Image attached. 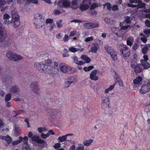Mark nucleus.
Instances as JSON below:
<instances>
[{
    "label": "nucleus",
    "mask_w": 150,
    "mask_h": 150,
    "mask_svg": "<svg viewBox=\"0 0 150 150\" xmlns=\"http://www.w3.org/2000/svg\"><path fill=\"white\" fill-rule=\"evenodd\" d=\"M34 66L40 72H44L48 74H57L59 71L58 69L50 65L40 64L37 62L35 64Z\"/></svg>",
    "instance_id": "nucleus-1"
},
{
    "label": "nucleus",
    "mask_w": 150,
    "mask_h": 150,
    "mask_svg": "<svg viewBox=\"0 0 150 150\" xmlns=\"http://www.w3.org/2000/svg\"><path fill=\"white\" fill-rule=\"evenodd\" d=\"M34 21V23L37 28H40L44 25V18L40 13H37L35 14Z\"/></svg>",
    "instance_id": "nucleus-2"
},
{
    "label": "nucleus",
    "mask_w": 150,
    "mask_h": 150,
    "mask_svg": "<svg viewBox=\"0 0 150 150\" xmlns=\"http://www.w3.org/2000/svg\"><path fill=\"white\" fill-rule=\"evenodd\" d=\"M117 47L124 58L128 57L130 55V52L129 50L126 45L123 44H120L118 45Z\"/></svg>",
    "instance_id": "nucleus-3"
},
{
    "label": "nucleus",
    "mask_w": 150,
    "mask_h": 150,
    "mask_svg": "<svg viewBox=\"0 0 150 150\" xmlns=\"http://www.w3.org/2000/svg\"><path fill=\"white\" fill-rule=\"evenodd\" d=\"M11 22L13 23L14 26L17 27L20 24L18 16L16 13V10L14 8H11Z\"/></svg>",
    "instance_id": "nucleus-4"
},
{
    "label": "nucleus",
    "mask_w": 150,
    "mask_h": 150,
    "mask_svg": "<svg viewBox=\"0 0 150 150\" xmlns=\"http://www.w3.org/2000/svg\"><path fill=\"white\" fill-rule=\"evenodd\" d=\"M59 67L60 70L63 73L71 74L74 72L72 68L65 63H60L59 65Z\"/></svg>",
    "instance_id": "nucleus-5"
},
{
    "label": "nucleus",
    "mask_w": 150,
    "mask_h": 150,
    "mask_svg": "<svg viewBox=\"0 0 150 150\" xmlns=\"http://www.w3.org/2000/svg\"><path fill=\"white\" fill-rule=\"evenodd\" d=\"M105 49L106 52L110 54L113 60L115 61L117 60V53L113 48L110 46H107L105 47Z\"/></svg>",
    "instance_id": "nucleus-6"
},
{
    "label": "nucleus",
    "mask_w": 150,
    "mask_h": 150,
    "mask_svg": "<svg viewBox=\"0 0 150 150\" xmlns=\"http://www.w3.org/2000/svg\"><path fill=\"white\" fill-rule=\"evenodd\" d=\"M101 107L103 109L108 107L110 104L109 98L108 96H103L101 97Z\"/></svg>",
    "instance_id": "nucleus-7"
},
{
    "label": "nucleus",
    "mask_w": 150,
    "mask_h": 150,
    "mask_svg": "<svg viewBox=\"0 0 150 150\" xmlns=\"http://www.w3.org/2000/svg\"><path fill=\"white\" fill-rule=\"evenodd\" d=\"M70 0H61L58 1L57 5L58 6L65 8H67L70 7Z\"/></svg>",
    "instance_id": "nucleus-8"
},
{
    "label": "nucleus",
    "mask_w": 150,
    "mask_h": 150,
    "mask_svg": "<svg viewBox=\"0 0 150 150\" xmlns=\"http://www.w3.org/2000/svg\"><path fill=\"white\" fill-rule=\"evenodd\" d=\"M49 116L52 119H57L60 117L61 114L58 110L53 109L51 111L49 114Z\"/></svg>",
    "instance_id": "nucleus-9"
},
{
    "label": "nucleus",
    "mask_w": 150,
    "mask_h": 150,
    "mask_svg": "<svg viewBox=\"0 0 150 150\" xmlns=\"http://www.w3.org/2000/svg\"><path fill=\"white\" fill-rule=\"evenodd\" d=\"M6 32L4 28H3L0 23V43L3 42L6 38Z\"/></svg>",
    "instance_id": "nucleus-10"
},
{
    "label": "nucleus",
    "mask_w": 150,
    "mask_h": 150,
    "mask_svg": "<svg viewBox=\"0 0 150 150\" xmlns=\"http://www.w3.org/2000/svg\"><path fill=\"white\" fill-rule=\"evenodd\" d=\"M99 24L98 23H86L83 25V26L88 29L97 28Z\"/></svg>",
    "instance_id": "nucleus-11"
},
{
    "label": "nucleus",
    "mask_w": 150,
    "mask_h": 150,
    "mask_svg": "<svg viewBox=\"0 0 150 150\" xmlns=\"http://www.w3.org/2000/svg\"><path fill=\"white\" fill-rule=\"evenodd\" d=\"M139 66L140 65L137 64L136 62L133 63L132 62L131 64V67L134 69V71L137 73H140L142 71V69L140 68Z\"/></svg>",
    "instance_id": "nucleus-12"
},
{
    "label": "nucleus",
    "mask_w": 150,
    "mask_h": 150,
    "mask_svg": "<svg viewBox=\"0 0 150 150\" xmlns=\"http://www.w3.org/2000/svg\"><path fill=\"white\" fill-rule=\"evenodd\" d=\"M97 73V71L96 70H94L92 71L90 74V79L92 80L95 81H97L99 78L96 75Z\"/></svg>",
    "instance_id": "nucleus-13"
},
{
    "label": "nucleus",
    "mask_w": 150,
    "mask_h": 150,
    "mask_svg": "<svg viewBox=\"0 0 150 150\" xmlns=\"http://www.w3.org/2000/svg\"><path fill=\"white\" fill-rule=\"evenodd\" d=\"M150 89L149 86L148 84L143 85L142 86L140 89V92L142 93H145Z\"/></svg>",
    "instance_id": "nucleus-14"
},
{
    "label": "nucleus",
    "mask_w": 150,
    "mask_h": 150,
    "mask_svg": "<svg viewBox=\"0 0 150 150\" xmlns=\"http://www.w3.org/2000/svg\"><path fill=\"white\" fill-rule=\"evenodd\" d=\"M138 1L139 3V4L138 5H135L132 4H127V6L128 7L134 8L137 7L138 8H142L145 6L146 4L145 3H142L141 4V1L140 0H139Z\"/></svg>",
    "instance_id": "nucleus-15"
},
{
    "label": "nucleus",
    "mask_w": 150,
    "mask_h": 150,
    "mask_svg": "<svg viewBox=\"0 0 150 150\" xmlns=\"http://www.w3.org/2000/svg\"><path fill=\"white\" fill-rule=\"evenodd\" d=\"M20 91L19 87L16 85L12 86L10 89L9 92L13 94L18 93Z\"/></svg>",
    "instance_id": "nucleus-16"
},
{
    "label": "nucleus",
    "mask_w": 150,
    "mask_h": 150,
    "mask_svg": "<svg viewBox=\"0 0 150 150\" xmlns=\"http://www.w3.org/2000/svg\"><path fill=\"white\" fill-rule=\"evenodd\" d=\"M55 134V133L52 130H49L48 132L46 134L43 133H41V137L43 139H46L49 137L50 135Z\"/></svg>",
    "instance_id": "nucleus-17"
},
{
    "label": "nucleus",
    "mask_w": 150,
    "mask_h": 150,
    "mask_svg": "<svg viewBox=\"0 0 150 150\" xmlns=\"http://www.w3.org/2000/svg\"><path fill=\"white\" fill-rule=\"evenodd\" d=\"M0 139L6 141L8 144H10L12 141L11 138L8 135H7L6 136L0 135Z\"/></svg>",
    "instance_id": "nucleus-18"
},
{
    "label": "nucleus",
    "mask_w": 150,
    "mask_h": 150,
    "mask_svg": "<svg viewBox=\"0 0 150 150\" xmlns=\"http://www.w3.org/2000/svg\"><path fill=\"white\" fill-rule=\"evenodd\" d=\"M99 45L97 43L94 44L91 48V50L92 53H96L97 50L99 48Z\"/></svg>",
    "instance_id": "nucleus-19"
},
{
    "label": "nucleus",
    "mask_w": 150,
    "mask_h": 150,
    "mask_svg": "<svg viewBox=\"0 0 150 150\" xmlns=\"http://www.w3.org/2000/svg\"><path fill=\"white\" fill-rule=\"evenodd\" d=\"M140 62L144 69H148L150 67V64L147 61L141 60Z\"/></svg>",
    "instance_id": "nucleus-20"
},
{
    "label": "nucleus",
    "mask_w": 150,
    "mask_h": 150,
    "mask_svg": "<svg viewBox=\"0 0 150 150\" xmlns=\"http://www.w3.org/2000/svg\"><path fill=\"white\" fill-rule=\"evenodd\" d=\"M30 87L33 88V91L35 93H37L39 89V86L35 82L32 83L30 85Z\"/></svg>",
    "instance_id": "nucleus-21"
},
{
    "label": "nucleus",
    "mask_w": 150,
    "mask_h": 150,
    "mask_svg": "<svg viewBox=\"0 0 150 150\" xmlns=\"http://www.w3.org/2000/svg\"><path fill=\"white\" fill-rule=\"evenodd\" d=\"M133 37L131 36L128 37L127 40V45L131 47L133 45L134 42Z\"/></svg>",
    "instance_id": "nucleus-22"
},
{
    "label": "nucleus",
    "mask_w": 150,
    "mask_h": 150,
    "mask_svg": "<svg viewBox=\"0 0 150 150\" xmlns=\"http://www.w3.org/2000/svg\"><path fill=\"white\" fill-rule=\"evenodd\" d=\"M31 139L33 141L36 142L38 143H41L43 141L42 139H40L39 137L37 135H34L33 136Z\"/></svg>",
    "instance_id": "nucleus-23"
},
{
    "label": "nucleus",
    "mask_w": 150,
    "mask_h": 150,
    "mask_svg": "<svg viewBox=\"0 0 150 150\" xmlns=\"http://www.w3.org/2000/svg\"><path fill=\"white\" fill-rule=\"evenodd\" d=\"M93 142V140L92 139L85 140L83 142V144L85 146H89L91 145Z\"/></svg>",
    "instance_id": "nucleus-24"
},
{
    "label": "nucleus",
    "mask_w": 150,
    "mask_h": 150,
    "mask_svg": "<svg viewBox=\"0 0 150 150\" xmlns=\"http://www.w3.org/2000/svg\"><path fill=\"white\" fill-rule=\"evenodd\" d=\"M23 59V57L20 55L14 54L13 55V57L12 59V60L14 61H18Z\"/></svg>",
    "instance_id": "nucleus-25"
},
{
    "label": "nucleus",
    "mask_w": 150,
    "mask_h": 150,
    "mask_svg": "<svg viewBox=\"0 0 150 150\" xmlns=\"http://www.w3.org/2000/svg\"><path fill=\"white\" fill-rule=\"evenodd\" d=\"M142 78L139 76L133 80V83L135 85L139 84L142 81Z\"/></svg>",
    "instance_id": "nucleus-26"
},
{
    "label": "nucleus",
    "mask_w": 150,
    "mask_h": 150,
    "mask_svg": "<svg viewBox=\"0 0 150 150\" xmlns=\"http://www.w3.org/2000/svg\"><path fill=\"white\" fill-rule=\"evenodd\" d=\"M115 85V83H114L112 85H110L109 88L105 90L104 91L105 93L107 94L110 91L114 89Z\"/></svg>",
    "instance_id": "nucleus-27"
},
{
    "label": "nucleus",
    "mask_w": 150,
    "mask_h": 150,
    "mask_svg": "<svg viewBox=\"0 0 150 150\" xmlns=\"http://www.w3.org/2000/svg\"><path fill=\"white\" fill-rule=\"evenodd\" d=\"M14 53H13L10 51H8L6 53V56L7 58L10 60H12Z\"/></svg>",
    "instance_id": "nucleus-28"
},
{
    "label": "nucleus",
    "mask_w": 150,
    "mask_h": 150,
    "mask_svg": "<svg viewBox=\"0 0 150 150\" xmlns=\"http://www.w3.org/2000/svg\"><path fill=\"white\" fill-rule=\"evenodd\" d=\"M74 62L79 65H82L84 64V63L81 61H78V58L77 57L74 56L73 58Z\"/></svg>",
    "instance_id": "nucleus-29"
},
{
    "label": "nucleus",
    "mask_w": 150,
    "mask_h": 150,
    "mask_svg": "<svg viewBox=\"0 0 150 150\" xmlns=\"http://www.w3.org/2000/svg\"><path fill=\"white\" fill-rule=\"evenodd\" d=\"M81 59L84 60L86 63H89L91 61L90 59L87 56L85 55L81 56Z\"/></svg>",
    "instance_id": "nucleus-30"
},
{
    "label": "nucleus",
    "mask_w": 150,
    "mask_h": 150,
    "mask_svg": "<svg viewBox=\"0 0 150 150\" xmlns=\"http://www.w3.org/2000/svg\"><path fill=\"white\" fill-rule=\"evenodd\" d=\"M22 141V137H19V140H16L13 141L12 143V144L13 145H17L21 143Z\"/></svg>",
    "instance_id": "nucleus-31"
},
{
    "label": "nucleus",
    "mask_w": 150,
    "mask_h": 150,
    "mask_svg": "<svg viewBox=\"0 0 150 150\" xmlns=\"http://www.w3.org/2000/svg\"><path fill=\"white\" fill-rule=\"evenodd\" d=\"M100 6V3L97 4L96 3H93L91 5L90 9L91 10H93L95 8Z\"/></svg>",
    "instance_id": "nucleus-32"
},
{
    "label": "nucleus",
    "mask_w": 150,
    "mask_h": 150,
    "mask_svg": "<svg viewBox=\"0 0 150 150\" xmlns=\"http://www.w3.org/2000/svg\"><path fill=\"white\" fill-rule=\"evenodd\" d=\"M67 138L65 135L59 137L57 139L58 141L60 142H62L66 140Z\"/></svg>",
    "instance_id": "nucleus-33"
},
{
    "label": "nucleus",
    "mask_w": 150,
    "mask_h": 150,
    "mask_svg": "<svg viewBox=\"0 0 150 150\" xmlns=\"http://www.w3.org/2000/svg\"><path fill=\"white\" fill-rule=\"evenodd\" d=\"M69 50L71 52L75 53L78 52V50L73 46H71L69 48Z\"/></svg>",
    "instance_id": "nucleus-34"
},
{
    "label": "nucleus",
    "mask_w": 150,
    "mask_h": 150,
    "mask_svg": "<svg viewBox=\"0 0 150 150\" xmlns=\"http://www.w3.org/2000/svg\"><path fill=\"white\" fill-rule=\"evenodd\" d=\"M56 24L57 25V27L59 28H61L63 25L62 23V20H59L57 21L56 22Z\"/></svg>",
    "instance_id": "nucleus-35"
},
{
    "label": "nucleus",
    "mask_w": 150,
    "mask_h": 150,
    "mask_svg": "<svg viewBox=\"0 0 150 150\" xmlns=\"http://www.w3.org/2000/svg\"><path fill=\"white\" fill-rule=\"evenodd\" d=\"M11 98V95L10 93H8L5 96V100L8 102L10 100Z\"/></svg>",
    "instance_id": "nucleus-36"
},
{
    "label": "nucleus",
    "mask_w": 150,
    "mask_h": 150,
    "mask_svg": "<svg viewBox=\"0 0 150 150\" xmlns=\"http://www.w3.org/2000/svg\"><path fill=\"white\" fill-rule=\"evenodd\" d=\"M28 137L27 136L24 137L23 138H22V142L23 143V145H28Z\"/></svg>",
    "instance_id": "nucleus-37"
},
{
    "label": "nucleus",
    "mask_w": 150,
    "mask_h": 150,
    "mask_svg": "<svg viewBox=\"0 0 150 150\" xmlns=\"http://www.w3.org/2000/svg\"><path fill=\"white\" fill-rule=\"evenodd\" d=\"M115 78L116 79V81H117L119 83V85L121 86H123V84L122 80L120 78L117 77V76H115Z\"/></svg>",
    "instance_id": "nucleus-38"
},
{
    "label": "nucleus",
    "mask_w": 150,
    "mask_h": 150,
    "mask_svg": "<svg viewBox=\"0 0 150 150\" xmlns=\"http://www.w3.org/2000/svg\"><path fill=\"white\" fill-rule=\"evenodd\" d=\"M76 82V80L74 81H68L64 83L65 86L68 87L72 83H74Z\"/></svg>",
    "instance_id": "nucleus-39"
},
{
    "label": "nucleus",
    "mask_w": 150,
    "mask_h": 150,
    "mask_svg": "<svg viewBox=\"0 0 150 150\" xmlns=\"http://www.w3.org/2000/svg\"><path fill=\"white\" fill-rule=\"evenodd\" d=\"M111 30L116 35H118V32L119 30V29L118 28H116L114 27L112 28Z\"/></svg>",
    "instance_id": "nucleus-40"
},
{
    "label": "nucleus",
    "mask_w": 150,
    "mask_h": 150,
    "mask_svg": "<svg viewBox=\"0 0 150 150\" xmlns=\"http://www.w3.org/2000/svg\"><path fill=\"white\" fill-rule=\"evenodd\" d=\"M47 130V129L45 127H39L38 128V130L40 133L45 132Z\"/></svg>",
    "instance_id": "nucleus-41"
},
{
    "label": "nucleus",
    "mask_w": 150,
    "mask_h": 150,
    "mask_svg": "<svg viewBox=\"0 0 150 150\" xmlns=\"http://www.w3.org/2000/svg\"><path fill=\"white\" fill-rule=\"evenodd\" d=\"M84 146L83 144H78L76 150H83L84 149Z\"/></svg>",
    "instance_id": "nucleus-42"
},
{
    "label": "nucleus",
    "mask_w": 150,
    "mask_h": 150,
    "mask_svg": "<svg viewBox=\"0 0 150 150\" xmlns=\"http://www.w3.org/2000/svg\"><path fill=\"white\" fill-rule=\"evenodd\" d=\"M46 24H49L50 25L54 23L53 20L51 18H47L46 19L45 22Z\"/></svg>",
    "instance_id": "nucleus-43"
},
{
    "label": "nucleus",
    "mask_w": 150,
    "mask_h": 150,
    "mask_svg": "<svg viewBox=\"0 0 150 150\" xmlns=\"http://www.w3.org/2000/svg\"><path fill=\"white\" fill-rule=\"evenodd\" d=\"M94 68L93 66H91L88 67H85L83 68V70L85 71H88Z\"/></svg>",
    "instance_id": "nucleus-44"
},
{
    "label": "nucleus",
    "mask_w": 150,
    "mask_h": 150,
    "mask_svg": "<svg viewBox=\"0 0 150 150\" xmlns=\"http://www.w3.org/2000/svg\"><path fill=\"white\" fill-rule=\"evenodd\" d=\"M22 150H31L29 145H23Z\"/></svg>",
    "instance_id": "nucleus-45"
},
{
    "label": "nucleus",
    "mask_w": 150,
    "mask_h": 150,
    "mask_svg": "<svg viewBox=\"0 0 150 150\" xmlns=\"http://www.w3.org/2000/svg\"><path fill=\"white\" fill-rule=\"evenodd\" d=\"M148 50V48L147 46L144 47L142 49V53L144 54H145L147 53V52Z\"/></svg>",
    "instance_id": "nucleus-46"
},
{
    "label": "nucleus",
    "mask_w": 150,
    "mask_h": 150,
    "mask_svg": "<svg viewBox=\"0 0 150 150\" xmlns=\"http://www.w3.org/2000/svg\"><path fill=\"white\" fill-rule=\"evenodd\" d=\"M104 7H105L106 6H107V9L109 11L111 9V4L108 3H106L105 4H103Z\"/></svg>",
    "instance_id": "nucleus-47"
},
{
    "label": "nucleus",
    "mask_w": 150,
    "mask_h": 150,
    "mask_svg": "<svg viewBox=\"0 0 150 150\" xmlns=\"http://www.w3.org/2000/svg\"><path fill=\"white\" fill-rule=\"evenodd\" d=\"M69 40V38L68 35L67 34L65 35L63 38V40L64 42H67Z\"/></svg>",
    "instance_id": "nucleus-48"
},
{
    "label": "nucleus",
    "mask_w": 150,
    "mask_h": 150,
    "mask_svg": "<svg viewBox=\"0 0 150 150\" xmlns=\"http://www.w3.org/2000/svg\"><path fill=\"white\" fill-rule=\"evenodd\" d=\"M61 12L59 10L57 9H54L53 12V14L55 15L59 14Z\"/></svg>",
    "instance_id": "nucleus-49"
},
{
    "label": "nucleus",
    "mask_w": 150,
    "mask_h": 150,
    "mask_svg": "<svg viewBox=\"0 0 150 150\" xmlns=\"http://www.w3.org/2000/svg\"><path fill=\"white\" fill-rule=\"evenodd\" d=\"M93 36L91 37H88L86 38L85 40V42H88L90 41L93 40Z\"/></svg>",
    "instance_id": "nucleus-50"
},
{
    "label": "nucleus",
    "mask_w": 150,
    "mask_h": 150,
    "mask_svg": "<svg viewBox=\"0 0 150 150\" xmlns=\"http://www.w3.org/2000/svg\"><path fill=\"white\" fill-rule=\"evenodd\" d=\"M125 21L126 23H129L131 21L130 20V18L128 16H126L125 17Z\"/></svg>",
    "instance_id": "nucleus-51"
},
{
    "label": "nucleus",
    "mask_w": 150,
    "mask_h": 150,
    "mask_svg": "<svg viewBox=\"0 0 150 150\" xmlns=\"http://www.w3.org/2000/svg\"><path fill=\"white\" fill-rule=\"evenodd\" d=\"M10 18V16L8 14L6 13L4 15L3 18L4 19L8 20Z\"/></svg>",
    "instance_id": "nucleus-52"
},
{
    "label": "nucleus",
    "mask_w": 150,
    "mask_h": 150,
    "mask_svg": "<svg viewBox=\"0 0 150 150\" xmlns=\"http://www.w3.org/2000/svg\"><path fill=\"white\" fill-rule=\"evenodd\" d=\"M55 25L54 23L50 25V26L49 27V30L50 31H51L55 27Z\"/></svg>",
    "instance_id": "nucleus-53"
},
{
    "label": "nucleus",
    "mask_w": 150,
    "mask_h": 150,
    "mask_svg": "<svg viewBox=\"0 0 150 150\" xmlns=\"http://www.w3.org/2000/svg\"><path fill=\"white\" fill-rule=\"evenodd\" d=\"M20 132V129L18 127H16L15 128V133L16 135H18Z\"/></svg>",
    "instance_id": "nucleus-54"
},
{
    "label": "nucleus",
    "mask_w": 150,
    "mask_h": 150,
    "mask_svg": "<svg viewBox=\"0 0 150 150\" xmlns=\"http://www.w3.org/2000/svg\"><path fill=\"white\" fill-rule=\"evenodd\" d=\"M39 144H43L42 146V147H47L48 145L47 142H45L43 140L42 142L39 143Z\"/></svg>",
    "instance_id": "nucleus-55"
},
{
    "label": "nucleus",
    "mask_w": 150,
    "mask_h": 150,
    "mask_svg": "<svg viewBox=\"0 0 150 150\" xmlns=\"http://www.w3.org/2000/svg\"><path fill=\"white\" fill-rule=\"evenodd\" d=\"M144 33L146 34L149 35L150 34V29H145L144 30Z\"/></svg>",
    "instance_id": "nucleus-56"
},
{
    "label": "nucleus",
    "mask_w": 150,
    "mask_h": 150,
    "mask_svg": "<svg viewBox=\"0 0 150 150\" xmlns=\"http://www.w3.org/2000/svg\"><path fill=\"white\" fill-rule=\"evenodd\" d=\"M6 4L5 0H0V8Z\"/></svg>",
    "instance_id": "nucleus-57"
},
{
    "label": "nucleus",
    "mask_w": 150,
    "mask_h": 150,
    "mask_svg": "<svg viewBox=\"0 0 150 150\" xmlns=\"http://www.w3.org/2000/svg\"><path fill=\"white\" fill-rule=\"evenodd\" d=\"M112 10L113 11H116L118 9V6L117 5H113L112 7Z\"/></svg>",
    "instance_id": "nucleus-58"
},
{
    "label": "nucleus",
    "mask_w": 150,
    "mask_h": 150,
    "mask_svg": "<svg viewBox=\"0 0 150 150\" xmlns=\"http://www.w3.org/2000/svg\"><path fill=\"white\" fill-rule=\"evenodd\" d=\"M139 47L137 43H135L132 46V49L133 50H136Z\"/></svg>",
    "instance_id": "nucleus-59"
},
{
    "label": "nucleus",
    "mask_w": 150,
    "mask_h": 150,
    "mask_svg": "<svg viewBox=\"0 0 150 150\" xmlns=\"http://www.w3.org/2000/svg\"><path fill=\"white\" fill-rule=\"evenodd\" d=\"M60 147V144L58 143L55 144L54 146V147L55 149H57Z\"/></svg>",
    "instance_id": "nucleus-60"
},
{
    "label": "nucleus",
    "mask_w": 150,
    "mask_h": 150,
    "mask_svg": "<svg viewBox=\"0 0 150 150\" xmlns=\"http://www.w3.org/2000/svg\"><path fill=\"white\" fill-rule=\"evenodd\" d=\"M25 111L23 110H20L17 112V113L16 114V115H14L15 117H16L18 115L20 114L21 113L24 112Z\"/></svg>",
    "instance_id": "nucleus-61"
},
{
    "label": "nucleus",
    "mask_w": 150,
    "mask_h": 150,
    "mask_svg": "<svg viewBox=\"0 0 150 150\" xmlns=\"http://www.w3.org/2000/svg\"><path fill=\"white\" fill-rule=\"evenodd\" d=\"M96 122L97 125H100L102 124V121L99 118L96 120Z\"/></svg>",
    "instance_id": "nucleus-62"
},
{
    "label": "nucleus",
    "mask_w": 150,
    "mask_h": 150,
    "mask_svg": "<svg viewBox=\"0 0 150 150\" xmlns=\"http://www.w3.org/2000/svg\"><path fill=\"white\" fill-rule=\"evenodd\" d=\"M145 24L146 26L150 28V21L148 20H146L145 21Z\"/></svg>",
    "instance_id": "nucleus-63"
},
{
    "label": "nucleus",
    "mask_w": 150,
    "mask_h": 150,
    "mask_svg": "<svg viewBox=\"0 0 150 150\" xmlns=\"http://www.w3.org/2000/svg\"><path fill=\"white\" fill-rule=\"evenodd\" d=\"M141 41L144 43H146L147 41V38L145 37H142L141 38Z\"/></svg>",
    "instance_id": "nucleus-64"
}]
</instances>
